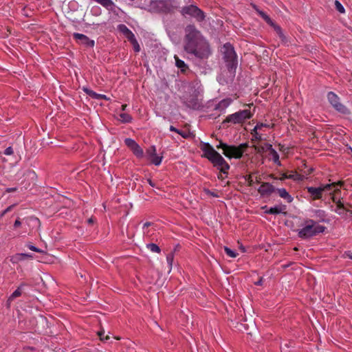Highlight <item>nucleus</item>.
Returning <instances> with one entry per match:
<instances>
[{
	"mask_svg": "<svg viewBox=\"0 0 352 352\" xmlns=\"http://www.w3.org/2000/svg\"><path fill=\"white\" fill-rule=\"evenodd\" d=\"M201 149L204 152V157L211 162L214 166L219 167L221 172L223 173H227V170L230 168V165L209 143H204L201 146Z\"/></svg>",
	"mask_w": 352,
	"mask_h": 352,
	"instance_id": "7ed1b4c3",
	"label": "nucleus"
},
{
	"mask_svg": "<svg viewBox=\"0 0 352 352\" xmlns=\"http://www.w3.org/2000/svg\"><path fill=\"white\" fill-rule=\"evenodd\" d=\"M327 99L331 106L338 112L342 114H349V109L340 102V98L333 91L327 94Z\"/></svg>",
	"mask_w": 352,
	"mask_h": 352,
	"instance_id": "6e6552de",
	"label": "nucleus"
},
{
	"mask_svg": "<svg viewBox=\"0 0 352 352\" xmlns=\"http://www.w3.org/2000/svg\"><path fill=\"white\" fill-rule=\"evenodd\" d=\"M146 248L152 252H155V253H160L161 252L160 248L155 243H148V244H146Z\"/></svg>",
	"mask_w": 352,
	"mask_h": 352,
	"instance_id": "7c9ffc66",
	"label": "nucleus"
},
{
	"mask_svg": "<svg viewBox=\"0 0 352 352\" xmlns=\"http://www.w3.org/2000/svg\"><path fill=\"white\" fill-rule=\"evenodd\" d=\"M222 52L228 69H235L237 66V58L233 46L229 43H226L223 46Z\"/></svg>",
	"mask_w": 352,
	"mask_h": 352,
	"instance_id": "20e7f679",
	"label": "nucleus"
},
{
	"mask_svg": "<svg viewBox=\"0 0 352 352\" xmlns=\"http://www.w3.org/2000/svg\"><path fill=\"white\" fill-rule=\"evenodd\" d=\"M331 199L333 203L336 204V208L333 210L335 212L338 214L339 215H342L344 214L346 211V208L343 202L341 201L340 198H338L335 195L331 196Z\"/></svg>",
	"mask_w": 352,
	"mask_h": 352,
	"instance_id": "f3484780",
	"label": "nucleus"
},
{
	"mask_svg": "<svg viewBox=\"0 0 352 352\" xmlns=\"http://www.w3.org/2000/svg\"><path fill=\"white\" fill-rule=\"evenodd\" d=\"M232 100L231 98H224L219 101L214 107V110L218 111L219 113H223L226 109L232 104Z\"/></svg>",
	"mask_w": 352,
	"mask_h": 352,
	"instance_id": "a211bd4d",
	"label": "nucleus"
},
{
	"mask_svg": "<svg viewBox=\"0 0 352 352\" xmlns=\"http://www.w3.org/2000/svg\"><path fill=\"white\" fill-rule=\"evenodd\" d=\"M27 286L28 284L25 283H22L20 284L18 288L8 297L6 302V306L8 307H10L11 302L14 299L21 296L24 288Z\"/></svg>",
	"mask_w": 352,
	"mask_h": 352,
	"instance_id": "2eb2a0df",
	"label": "nucleus"
},
{
	"mask_svg": "<svg viewBox=\"0 0 352 352\" xmlns=\"http://www.w3.org/2000/svg\"><path fill=\"white\" fill-rule=\"evenodd\" d=\"M314 170V168H309V169H307V170H305L304 171V173L306 175H310Z\"/></svg>",
	"mask_w": 352,
	"mask_h": 352,
	"instance_id": "3c124183",
	"label": "nucleus"
},
{
	"mask_svg": "<svg viewBox=\"0 0 352 352\" xmlns=\"http://www.w3.org/2000/svg\"><path fill=\"white\" fill-rule=\"evenodd\" d=\"M180 13L183 16L192 17L199 23L204 21L206 19V14L204 12L194 4L182 7L180 10Z\"/></svg>",
	"mask_w": 352,
	"mask_h": 352,
	"instance_id": "39448f33",
	"label": "nucleus"
},
{
	"mask_svg": "<svg viewBox=\"0 0 352 352\" xmlns=\"http://www.w3.org/2000/svg\"><path fill=\"white\" fill-rule=\"evenodd\" d=\"M335 7H336V9L337 10V11H338L340 13H344V12H345L344 8L339 1H338V0L335 1Z\"/></svg>",
	"mask_w": 352,
	"mask_h": 352,
	"instance_id": "e433bc0d",
	"label": "nucleus"
},
{
	"mask_svg": "<svg viewBox=\"0 0 352 352\" xmlns=\"http://www.w3.org/2000/svg\"><path fill=\"white\" fill-rule=\"evenodd\" d=\"M151 225V222H146L144 223L142 229L144 230L146 228H148Z\"/></svg>",
	"mask_w": 352,
	"mask_h": 352,
	"instance_id": "5fc2aeb1",
	"label": "nucleus"
},
{
	"mask_svg": "<svg viewBox=\"0 0 352 352\" xmlns=\"http://www.w3.org/2000/svg\"><path fill=\"white\" fill-rule=\"evenodd\" d=\"M177 133L179 134L184 138H188L190 136L189 133L182 130H179V133Z\"/></svg>",
	"mask_w": 352,
	"mask_h": 352,
	"instance_id": "c03bdc74",
	"label": "nucleus"
},
{
	"mask_svg": "<svg viewBox=\"0 0 352 352\" xmlns=\"http://www.w3.org/2000/svg\"><path fill=\"white\" fill-rule=\"evenodd\" d=\"M326 227L320 225L316 221L306 219L301 228L297 230L298 236L302 239H309L320 233H323Z\"/></svg>",
	"mask_w": 352,
	"mask_h": 352,
	"instance_id": "f03ea898",
	"label": "nucleus"
},
{
	"mask_svg": "<svg viewBox=\"0 0 352 352\" xmlns=\"http://www.w3.org/2000/svg\"><path fill=\"white\" fill-rule=\"evenodd\" d=\"M275 191V187L268 182L263 183L258 189L261 196H269Z\"/></svg>",
	"mask_w": 352,
	"mask_h": 352,
	"instance_id": "4468645a",
	"label": "nucleus"
},
{
	"mask_svg": "<svg viewBox=\"0 0 352 352\" xmlns=\"http://www.w3.org/2000/svg\"><path fill=\"white\" fill-rule=\"evenodd\" d=\"M263 284V278H261L257 282L255 283L256 285H261Z\"/></svg>",
	"mask_w": 352,
	"mask_h": 352,
	"instance_id": "4d7b16f0",
	"label": "nucleus"
},
{
	"mask_svg": "<svg viewBox=\"0 0 352 352\" xmlns=\"http://www.w3.org/2000/svg\"><path fill=\"white\" fill-rule=\"evenodd\" d=\"M88 221H89V223H91L92 222V219H89Z\"/></svg>",
	"mask_w": 352,
	"mask_h": 352,
	"instance_id": "680f3d73",
	"label": "nucleus"
},
{
	"mask_svg": "<svg viewBox=\"0 0 352 352\" xmlns=\"http://www.w3.org/2000/svg\"><path fill=\"white\" fill-rule=\"evenodd\" d=\"M126 104H124L122 106V111H124L126 109Z\"/></svg>",
	"mask_w": 352,
	"mask_h": 352,
	"instance_id": "bf43d9fd",
	"label": "nucleus"
},
{
	"mask_svg": "<svg viewBox=\"0 0 352 352\" xmlns=\"http://www.w3.org/2000/svg\"><path fill=\"white\" fill-rule=\"evenodd\" d=\"M306 189L312 200L322 199L323 192L320 186L318 187L307 186Z\"/></svg>",
	"mask_w": 352,
	"mask_h": 352,
	"instance_id": "ddd939ff",
	"label": "nucleus"
},
{
	"mask_svg": "<svg viewBox=\"0 0 352 352\" xmlns=\"http://www.w3.org/2000/svg\"><path fill=\"white\" fill-rule=\"evenodd\" d=\"M73 37L80 44H82L86 47H93L95 42L94 40L90 39L88 36L80 33H74Z\"/></svg>",
	"mask_w": 352,
	"mask_h": 352,
	"instance_id": "f8f14e48",
	"label": "nucleus"
},
{
	"mask_svg": "<svg viewBox=\"0 0 352 352\" xmlns=\"http://www.w3.org/2000/svg\"><path fill=\"white\" fill-rule=\"evenodd\" d=\"M169 129H170V131H174V132H176V133H179V129H177V128H175L173 126H170Z\"/></svg>",
	"mask_w": 352,
	"mask_h": 352,
	"instance_id": "864d4df0",
	"label": "nucleus"
},
{
	"mask_svg": "<svg viewBox=\"0 0 352 352\" xmlns=\"http://www.w3.org/2000/svg\"><path fill=\"white\" fill-rule=\"evenodd\" d=\"M147 155L150 157V158L154 155H156V148L155 146H151L147 151H146Z\"/></svg>",
	"mask_w": 352,
	"mask_h": 352,
	"instance_id": "58836bf2",
	"label": "nucleus"
},
{
	"mask_svg": "<svg viewBox=\"0 0 352 352\" xmlns=\"http://www.w3.org/2000/svg\"><path fill=\"white\" fill-rule=\"evenodd\" d=\"M254 9L256 10L257 13L259 16L270 26L273 27L278 34L280 38L282 39L285 38V36L283 33L282 29L279 25H276L274 21L270 19V17L263 11L258 10L256 6H254Z\"/></svg>",
	"mask_w": 352,
	"mask_h": 352,
	"instance_id": "9d476101",
	"label": "nucleus"
},
{
	"mask_svg": "<svg viewBox=\"0 0 352 352\" xmlns=\"http://www.w3.org/2000/svg\"><path fill=\"white\" fill-rule=\"evenodd\" d=\"M224 251L226 253V254L230 258H236L238 255V254L235 251L231 250L230 248L226 246L224 247Z\"/></svg>",
	"mask_w": 352,
	"mask_h": 352,
	"instance_id": "f704fd0d",
	"label": "nucleus"
},
{
	"mask_svg": "<svg viewBox=\"0 0 352 352\" xmlns=\"http://www.w3.org/2000/svg\"><path fill=\"white\" fill-rule=\"evenodd\" d=\"M124 144L138 158H142L144 157L143 149L134 140L129 138H126Z\"/></svg>",
	"mask_w": 352,
	"mask_h": 352,
	"instance_id": "9b49d317",
	"label": "nucleus"
},
{
	"mask_svg": "<svg viewBox=\"0 0 352 352\" xmlns=\"http://www.w3.org/2000/svg\"><path fill=\"white\" fill-rule=\"evenodd\" d=\"M305 178V175L298 174L296 171H291L290 173L289 174V179H292L294 181L301 182L304 180Z\"/></svg>",
	"mask_w": 352,
	"mask_h": 352,
	"instance_id": "bb28decb",
	"label": "nucleus"
},
{
	"mask_svg": "<svg viewBox=\"0 0 352 352\" xmlns=\"http://www.w3.org/2000/svg\"><path fill=\"white\" fill-rule=\"evenodd\" d=\"M184 104L190 109H199L201 107V104L195 96H190L184 101Z\"/></svg>",
	"mask_w": 352,
	"mask_h": 352,
	"instance_id": "dca6fc26",
	"label": "nucleus"
},
{
	"mask_svg": "<svg viewBox=\"0 0 352 352\" xmlns=\"http://www.w3.org/2000/svg\"><path fill=\"white\" fill-rule=\"evenodd\" d=\"M17 190L16 188H8L6 190V192H15Z\"/></svg>",
	"mask_w": 352,
	"mask_h": 352,
	"instance_id": "603ef678",
	"label": "nucleus"
},
{
	"mask_svg": "<svg viewBox=\"0 0 352 352\" xmlns=\"http://www.w3.org/2000/svg\"><path fill=\"white\" fill-rule=\"evenodd\" d=\"M149 10L154 12H170L173 8L170 1H152L149 5Z\"/></svg>",
	"mask_w": 352,
	"mask_h": 352,
	"instance_id": "0eeeda50",
	"label": "nucleus"
},
{
	"mask_svg": "<svg viewBox=\"0 0 352 352\" xmlns=\"http://www.w3.org/2000/svg\"><path fill=\"white\" fill-rule=\"evenodd\" d=\"M96 3L100 4L102 6L109 10H113L116 7L115 3L112 0H94Z\"/></svg>",
	"mask_w": 352,
	"mask_h": 352,
	"instance_id": "b1692460",
	"label": "nucleus"
},
{
	"mask_svg": "<svg viewBox=\"0 0 352 352\" xmlns=\"http://www.w3.org/2000/svg\"><path fill=\"white\" fill-rule=\"evenodd\" d=\"M32 255L26 253H21V254H16L14 256H13L10 261L12 263H17L20 261L24 260L28 258H32Z\"/></svg>",
	"mask_w": 352,
	"mask_h": 352,
	"instance_id": "393cba45",
	"label": "nucleus"
},
{
	"mask_svg": "<svg viewBox=\"0 0 352 352\" xmlns=\"http://www.w3.org/2000/svg\"><path fill=\"white\" fill-rule=\"evenodd\" d=\"M148 184H149L151 186H154V184L153 183V182H152L151 179H148Z\"/></svg>",
	"mask_w": 352,
	"mask_h": 352,
	"instance_id": "13d9d810",
	"label": "nucleus"
},
{
	"mask_svg": "<svg viewBox=\"0 0 352 352\" xmlns=\"http://www.w3.org/2000/svg\"><path fill=\"white\" fill-rule=\"evenodd\" d=\"M248 147V143H242L239 146L230 145L228 149L226 150L225 156L228 158L240 159Z\"/></svg>",
	"mask_w": 352,
	"mask_h": 352,
	"instance_id": "1a4fd4ad",
	"label": "nucleus"
},
{
	"mask_svg": "<svg viewBox=\"0 0 352 352\" xmlns=\"http://www.w3.org/2000/svg\"><path fill=\"white\" fill-rule=\"evenodd\" d=\"M162 159H163L162 156H157V154L151 157V162L155 166L160 165V164L162 163Z\"/></svg>",
	"mask_w": 352,
	"mask_h": 352,
	"instance_id": "473e14b6",
	"label": "nucleus"
},
{
	"mask_svg": "<svg viewBox=\"0 0 352 352\" xmlns=\"http://www.w3.org/2000/svg\"><path fill=\"white\" fill-rule=\"evenodd\" d=\"M104 331H100L98 332V336L100 337V339L102 341H107V340H108L109 339V336H104Z\"/></svg>",
	"mask_w": 352,
	"mask_h": 352,
	"instance_id": "37998d69",
	"label": "nucleus"
},
{
	"mask_svg": "<svg viewBox=\"0 0 352 352\" xmlns=\"http://www.w3.org/2000/svg\"><path fill=\"white\" fill-rule=\"evenodd\" d=\"M28 248L30 250H32V251L36 252H41V250L38 248H36V246H34L33 245H31V244L28 245Z\"/></svg>",
	"mask_w": 352,
	"mask_h": 352,
	"instance_id": "49530a36",
	"label": "nucleus"
},
{
	"mask_svg": "<svg viewBox=\"0 0 352 352\" xmlns=\"http://www.w3.org/2000/svg\"><path fill=\"white\" fill-rule=\"evenodd\" d=\"M12 153H13V149H12V148L11 146H8L4 151V154L6 155H10Z\"/></svg>",
	"mask_w": 352,
	"mask_h": 352,
	"instance_id": "a18cd8bd",
	"label": "nucleus"
},
{
	"mask_svg": "<svg viewBox=\"0 0 352 352\" xmlns=\"http://www.w3.org/2000/svg\"><path fill=\"white\" fill-rule=\"evenodd\" d=\"M130 43L132 44L134 51L135 52H139L140 51V46L137 39L135 38V37L133 39H132L131 41H130Z\"/></svg>",
	"mask_w": 352,
	"mask_h": 352,
	"instance_id": "c9c22d12",
	"label": "nucleus"
},
{
	"mask_svg": "<svg viewBox=\"0 0 352 352\" xmlns=\"http://www.w3.org/2000/svg\"><path fill=\"white\" fill-rule=\"evenodd\" d=\"M283 212V209L279 206H276L274 207L270 208L267 210L265 211L266 213L270 214H278Z\"/></svg>",
	"mask_w": 352,
	"mask_h": 352,
	"instance_id": "c756f323",
	"label": "nucleus"
},
{
	"mask_svg": "<svg viewBox=\"0 0 352 352\" xmlns=\"http://www.w3.org/2000/svg\"><path fill=\"white\" fill-rule=\"evenodd\" d=\"M120 120L124 123H129L132 121V117L126 113H122L120 114Z\"/></svg>",
	"mask_w": 352,
	"mask_h": 352,
	"instance_id": "2f4dec72",
	"label": "nucleus"
},
{
	"mask_svg": "<svg viewBox=\"0 0 352 352\" xmlns=\"http://www.w3.org/2000/svg\"><path fill=\"white\" fill-rule=\"evenodd\" d=\"M286 179H289V174L287 173H283L281 175V177L280 178V180H285Z\"/></svg>",
	"mask_w": 352,
	"mask_h": 352,
	"instance_id": "8fccbe9b",
	"label": "nucleus"
},
{
	"mask_svg": "<svg viewBox=\"0 0 352 352\" xmlns=\"http://www.w3.org/2000/svg\"><path fill=\"white\" fill-rule=\"evenodd\" d=\"M321 188L322 189V192H326V191H329V194L331 195H333L332 194V192H337V191H339V188L338 187H340L342 186V183L341 182H338V183H336V182H333V183H331V184H320V185Z\"/></svg>",
	"mask_w": 352,
	"mask_h": 352,
	"instance_id": "6ab92c4d",
	"label": "nucleus"
},
{
	"mask_svg": "<svg viewBox=\"0 0 352 352\" xmlns=\"http://www.w3.org/2000/svg\"><path fill=\"white\" fill-rule=\"evenodd\" d=\"M252 135H253L254 137V140H261L263 139L262 138V135L260 134L258 131H254V129L252 130V131L251 132Z\"/></svg>",
	"mask_w": 352,
	"mask_h": 352,
	"instance_id": "ea45409f",
	"label": "nucleus"
},
{
	"mask_svg": "<svg viewBox=\"0 0 352 352\" xmlns=\"http://www.w3.org/2000/svg\"><path fill=\"white\" fill-rule=\"evenodd\" d=\"M229 146L230 145H228L226 143H223V142H220L219 144L217 146V148H222L223 149V153L225 155V154L226 153V150L228 149V148H229Z\"/></svg>",
	"mask_w": 352,
	"mask_h": 352,
	"instance_id": "4c0bfd02",
	"label": "nucleus"
},
{
	"mask_svg": "<svg viewBox=\"0 0 352 352\" xmlns=\"http://www.w3.org/2000/svg\"><path fill=\"white\" fill-rule=\"evenodd\" d=\"M253 113L250 109L239 110L232 114L228 115L223 123H231L232 124H241L247 120L250 119Z\"/></svg>",
	"mask_w": 352,
	"mask_h": 352,
	"instance_id": "423d86ee",
	"label": "nucleus"
},
{
	"mask_svg": "<svg viewBox=\"0 0 352 352\" xmlns=\"http://www.w3.org/2000/svg\"><path fill=\"white\" fill-rule=\"evenodd\" d=\"M348 256L349 257V258L352 259V252L349 254Z\"/></svg>",
	"mask_w": 352,
	"mask_h": 352,
	"instance_id": "052dcab7",
	"label": "nucleus"
},
{
	"mask_svg": "<svg viewBox=\"0 0 352 352\" xmlns=\"http://www.w3.org/2000/svg\"><path fill=\"white\" fill-rule=\"evenodd\" d=\"M270 125L263 123H258L254 128V131L261 130L263 127H269Z\"/></svg>",
	"mask_w": 352,
	"mask_h": 352,
	"instance_id": "79ce46f5",
	"label": "nucleus"
},
{
	"mask_svg": "<svg viewBox=\"0 0 352 352\" xmlns=\"http://www.w3.org/2000/svg\"><path fill=\"white\" fill-rule=\"evenodd\" d=\"M248 184H249V186H252L253 185V183H254V181L253 179L251 178V177H249V179H248Z\"/></svg>",
	"mask_w": 352,
	"mask_h": 352,
	"instance_id": "6e6d98bb",
	"label": "nucleus"
},
{
	"mask_svg": "<svg viewBox=\"0 0 352 352\" xmlns=\"http://www.w3.org/2000/svg\"><path fill=\"white\" fill-rule=\"evenodd\" d=\"M118 30L128 39L129 41H131L135 37V34L124 24L118 25Z\"/></svg>",
	"mask_w": 352,
	"mask_h": 352,
	"instance_id": "aec40b11",
	"label": "nucleus"
},
{
	"mask_svg": "<svg viewBox=\"0 0 352 352\" xmlns=\"http://www.w3.org/2000/svg\"><path fill=\"white\" fill-rule=\"evenodd\" d=\"M184 49L188 54L199 59H207L211 55L208 41L195 25H187L184 29Z\"/></svg>",
	"mask_w": 352,
	"mask_h": 352,
	"instance_id": "f257e3e1",
	"label": "nucleus"
},
{
	"mask_svg": "<svg viewBox=\"0 0 352 352\" xmlns=\"http://www.w3.org/2000/svg\"><path fill=\"white\" fill-rule=\"evenodd\" d=\"M270 155L272 156L273 162L278 166H281V163L279 160V155L276 150L272 148L270 152Z\"/></svg>",
	"mask_w": 352,
	"mask_h": 352,
	"instance_id": "c85d7f7f",
	"label": "nucleus"
},
{
	"mask_svg": "<svg viewBox=\"0 0 352 352\" xmlns=\"http://www.w3.org/2000/svg\"><path fill=\"white\" fill-rule=\"evenodd\" d=\"M175 60V65L181 69V72H184L188 69V65L185 63V62L179 58V57L176 55L174 56Z\"/></svg>",
	"mask_w": 352,
	"mask_h": 352,
	"instance_id": "a878e982",
	"label": "nucleus"
},
{
	"mask_svg": "<svg viewBox=\"0 0 352 352\" xmlns=\"http://www.w3.org/2000/svg\"><path fill=\"white\" fill-rule=\"evenodd\" d=\"M173 260H174V253L173 252H170L166 255V261H167V263L170 268L168 272H170L172 269Z\"/></svg>",
	"mask_w": 352,
	"mask_h": 352,
	"instance_id": "72a5a7b5",
	"label": "nucleus"
},
{
	"mask_svg": "<svg viewBox=\"0 0 352 352\" xmlns=\"http://www.w3.org/2000/svg\"><path fill=\"white\" fill-rule=\"evenodd\" d=\"M313 217L318 219V222H328L327 219V213L324 210L320 209H316L313 210Z\"/></svg>",
	"mask_w": 352,
	"mask_h": 352,
	"instance_id": "4be33fe9",
	"label": "nucleus"
},
{
	"mask_svg": "<svg viewBox=\"0 0 352 352\" xmlns=\"http://www.w3.org/2000/svg\"><path fill=\"white\" fill-rule=\"evenodd\" d=\"M21 222L20 219H17L14 221V228H19V226H21Z\"/></svg>",
	"mask_w": 352,
	"mask_h": 352,
	"instance_id": "09e8293b",
	"label": "nucleus"
},
{
	"mask_svg": "<svg viewBox=\"0 0 352 352\" xmlns=\"http://www.w3.org/2000/svg\"><path fill=\"white\" fill-rule=\"evenodd\" d=\"M273 148L272 145L269 143H265L264 145L256 147L255 149L259 153H263L266 151H271V150Z\"/></svg>",
	"mask_w": 352,
	"mask_h": 352,
	"instance_id": "cd10ccee",
	"label": "nucleus"
},
{
	"mask_svg": "<svg viewBox=\"0 0 352 352\" xmlns=\"http://www.w3.org/2000/svg\"><path fill=\"white\" fill-rule=\"evenodd\" d=\"M276 191L278 192V195L287 201V203H292L293 201V197L289 194L285 188H277Z\"/></svg>",
	"mask_w": 352,
	"mask_h": 352,
	"instance_id": "5701e85b",
	"label": "nucleus"
},
{
	"mask_svg": "<svg viewBox=\"0 0 352 352\" xmlns=\"http://www.w3.org/2000/svg\"><path fill=\"white\" fill-rule=\"evenodd\" d=\"M14 204L8 206L7 208H6L4 210H3L1 212H0V219L2 218L6 213L10 212L14 207Z\"/></svg>",
	"mask_w": 352,
	"mask_h": 352,
	"instance_id": "a19ab883",
	"label": "nucleus"
},
{
	"mask_svg": "<svg viewBox=\"0 0 352 352\" xmlns=\"http://www.w3.org/2000/svg\"><path fill=\"white\" fill-rule=\"evenodd\" d=\"M206 192L207 195L212 196L213 197H219V195L217 193L212 192L210 190H206Z\"/></svg>",
	"mask_w": 352,
	"mask_h": 352,
	"instance_id": "de8ad7c7",
	"label": "nucleus"
},
{
	"mask_svg": "<svg viewBox=\"0 0 352 352\" xmlns=\"http://www.w3.org/2000/svg\"><path fill=\"white\" fill-rule=\"evenodd\" d=\"M82 90L85 93H86L88 96L94 99L104 100H109V98H107L106 95L98 94L88 87H83Z\"/></svg>",
	"mask_w": 352,
	"mask_h": 352,
	"instance_id": "412c9836",
	"label": "nucleus"
}]
</instances>
